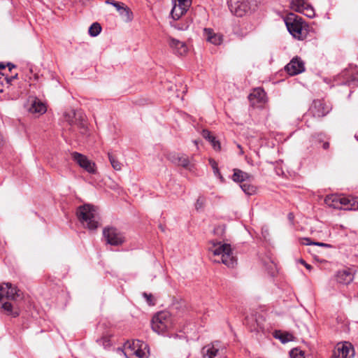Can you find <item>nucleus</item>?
I'll return each mask as SVG.
<instances>
[{"label": "nucleus", "mask_w": 358, "mask_h": 358, "mask_svg": "<svg viewBox=\"0 0 358 358\" xmlns=\"http://www.w3.org/2000/svg\"><path fill=\"white\" fill-rule=\"evenodd\" d=\"M302 243L306 245H318L321 247H325V248H331V245L324 243H320V242H312L309 238H305L303 239Z\"/></svg>", "instance_id": "31"}, {"label": "nucleus", "mask_w": 358, "mask_h": 358, "mask_svg": "<svg viewBox=\"0 0 358 358\" xmlns=\"http://www.w3.org/2000/svg\"><path fill=\"white\" fill-rule=\"evenodd\" d=\"M3 74L2 75H0V85H1V86L3 85Z\"/></svg>", "instance_id": "45"}, {"label": "nucleus", "mask_w": 358, "mask_h": 358, "mask_svg": "<svg viewBox=\"0 0 358 358\" xmlns=\"http://www.w3.org/2000/svg\"><path fill=\"white\" fill-rule=\"evenodd\" d=\"M202 136L207 139L210 143L212 144L213 148L215 150H220V143L219 141H216V138L215 136H212L210 132L207 129H203L202 131Z\"/></svg>", "instance_id": "25"}, {"label": "nucleus", "mask_w": 358, "mask_h": 358, "mask_svg": "<svg viewBox=\"0 0 358 358\" xmlns=\"http://www.w3.org/2000/svg\"><path fill=\"white\" fill-rule=\"evenodd\" d=\"M351 83L356 86H358V74L356 76H353L352 80L348 83L349 85H351Z\"/></svg>", "instance_id": "40"}, {"label": "nucleus", "mask_w": 358, "mask_h": 358, "mask_svg": "<svg viewBox=\"0 0 358 358\" xmlns=\"http://www.w3.org/2000/svg\"><path fill=\"white\" fill-rule=\"evenodd\" d=\"M20 290L10 283H3L0 285V308H2L7 314L15 317L19 315V311L14 310L13 305L8 301L16 300L20 296Z\"/></svg>", "instance_id": "2"}, {"label": "nucleus", "mask_w": 358, "mask_h": 358, "mask_svg": "<svg viewBox=\"0 0 358 358\" xmlns=\"http://www.w3.org/2000/svg\"><path fill=\"white\" fill-rule=\"evenodd\" d=\"M275 337L278 338L282 343L292 341L294 339V336L292 334L288 332H282L280 331H275Z\"/></svg>", "instance_id": "27"}, {"label": "nucleus", "mask_w": 358, "mask_h": 358, "mask_svg": "<svg viewBox=\"0 0 358 358\" xmlns=\"http://www.w3.org/2000/svg\"><path fill=\"white\" fill-rule=\"evenodd\" d=\"M209 164L211 166L214 175L220 179L222 182L224 181V178L219 171L217 163L213 159H209Z\"/></svg>", "instance_id": "29"}, {"label": "nucleus", "mask_w": 358, "mask_h": 358, "mask_svg": "<svg viewBox=\"0 0 358 358\" xmlns=\"http://www.w3.org/2000/svg\"><path fill=\"white\" fill-rule=\"evenodd\" d=\"M105 3L106 4H110V5H112L113 6H114L115 8V9L117 10V11H118L122 7V6L124 4L122 2L116 1L114 0H106Z\"/></svg>", "instance_id": "37"}, {"label": "nucleus", "mask_w": 358, "mask_h": 358, "mask_svg": "<svg viewBox=\"0 0 358 358\" xmlns=\"http://www.w3.org/2000/svg\"><path fill=\"white\" fill-rule=\"evenodd\" d=\"M73 159L83 169L90 172V161L86 156L78 152H73L71 154Z\"/></svg>", "instance_id": "20"}, {"label": "nucleus", "mask_w": 358, "mask_h": 358, "mask_svg": "<svg viewBox=\"0 0 358 358\" xmlns=\"http://www.w3.org/2000/svg\"><path fill=\"white\" fill-rule=\"evenodd\" d=\"M308 4L307 0H291L290 1L292 8L299 13L304 10Z\"/></svg>", "instance_id": "24"}, {"label": "nucleus", "mask_w": 358, "mask_h": 358, "mask_svg": "<svg viewBox=\"0 0 358 358\" xmlns=\"http://www.w3.org/2000/svg\"><path fill=\"white\" fill-rule=\"evenodd\" d=\"M227 3L231 12L238 17L243 16L249 9L247 0H227Z\"/></svg>", "instance_id": "11"}, {"label": "nucleus", "mask_w": 358, "mask_h": 358, "mask_svg": "<svg viewBox=\"0 0 358 358\" xmlns=\"http://www.w3.org/2000/svg\"><path fill=\"white\" fill-rule=\"evenodd\" d=\"M6 66H8V71H12V69H13V68H15V65H14V64H13L12 63H10V62H8V63L6 64Z\"/></svg>", "instance_id": "43"}, {"label": "nucleus", "mask_w": 358, "mask_h": 358, "mask_svg": "<svg viewBox=\"0 0 358 358\" xmlns=\"http://www.w3.org/2000/svg\"><path fill=\"white\" fill-rule=\"evenodd\" d=\"M143 296H144V298L146 299V301L147 303L149 304V305H154V303L152 301V294H147L145 292H144L143 294Z\"/></svg>", "instance_id": "39"}, {"label": "nucleus", "mask_w": 358, "mask_h": 358, "mask_svg": "<svg viewBox=\"0 0 358 358\" xmlns=\"http://www.w3.org/2000/svg\"><path fill=\"white\" fill-rule=\"evenodd\" d=\"M6 65L3 64H0V70H3L6 68Z\"/></svg>", "instance_id": "47"}, {"label": "nucleus", "mask_w": 358, "mask_h": 358, "mask_svg": "<svg viewBox=\"0 0 358 358\" xmlns=\"http://www.w3.org/2000/svg\"><path fill=\"white\" fill-rule=\"evenodd\" d=\"M95 166L94 163L91 162V184L92 183V180H94V178H92V175L95 174V171L94 169V166Z\"/></svg>", "instance_id": "41"}, {"label": "nucleus", "mask_w": 358, "mask_h": 358, "mask_svg": "<svg viewBox=\"0 0 358 358\" xmlns=\"http://www.w3.org/2000/svg\"><path fill=\"white\" fill-rule=\"evenodd\" d=\"M78 113H76L74 111H72L71 113L66 115V120L68 121L71 124H75L76 121L71 117L72 116L76 117Z\"/></svg>", "instance_id": "38"}, {"label": "nucleus", "mask_w": 358, "mask_h": 358, "mask_svg": "<svg viewBox=\"0 0 358 358\" xmlns=\"http://www.w3.org/2000/svg\"><path fill=\"white\" fill-rule=\"evenodd\" d=\"M190 24H191V21L187 20L185 22H177L175 24H173V26L178 30L185 31V30H187L189 27Z\"/></svg>", "instance_id": "33"}, {"label": "nucleus", "mask_w": 358, "mask_h": 358, "mask_svg": "<svg viewBox=\"0 0 358 358\" xmlns=\"http://www.w3.org/2000/svg\"><path fill=\"white\" fill-rule=\"evenodd\" d=\"M3 92V87H1V85H0V92Z\"/></svg>", "instance_id": "52"}, {"label": "nucleus", "mask_w": 358, "mask_h": 358, "mask_svg": "<svg viewBox=\"0 0 358 358\" xmlns=\"http://www.w3.org/2000/svg\"><path fill=\"white\" fill-rule=\"evenodd\" d=\"M96 207L91 205V229H96L101 224L100 217L96 215Z\"/></svg>", "instance_id": "26"}, {"label": "nucleus", "mask_w": 358, "mask_h": 358, "mask_svg": "<svg viewBox=\"0 0 358 358\" xmlns=\"http://www.w3.org/2000/svg\"><path fill=\"white\" fill-rule=\"evenodd\" d=\"M285 23L289 34L294 38L303 40L306 37L307 29L300 16L290 13L285 18Z\"/></svg>", "instance_id": "4"}, {"label": "nucleus", "mask_w": 358, "mask_h": 358, "mask_svg": "<svg viewBox=\"0 0 358 358\" xmlns=\"http://www.w3.org/2000/svg\"><path fill=\"white\" fill-rule=\"evenodd\" d=\"M31 104L28 110L31 113L43 114L46 111V106L38 99L30 100Z\"/></svg>", "instance_id": "19"}, {"label": "nucleus", "mask_w": 358, "mask_h": 358, "mask_svg": "<svg viewBox=\"0 0 358 358\" xmlns=\"http://www.w3.org/2000/svg\"><path fill=\"white\" fill-rule=\"evenodd\" d=\"M204 36L207 41L213 45H220L222 41V38L220 34L215 33L210 29H204Z\"/></svg>", "instance_id": "21"}, {"label": "nucleus", "mask_w": 358, "mask_h": 358, "mask_svg": "<svg viewBox=\"0 0 358 358\" xmlns=\"http://www.w3.org/2000/svg\"><path fill=\"white\" fill-rule=\"evenodd\" d=\"M109 161L113 168L116 171H120L122 169V164L117 160L116 157L112 154H108Z\"/></svg>", "instance_id": "30"}, {"label": "nucleus", "mask_w": 358, "mask_h": 358, "mask_svg": "<svg viewBox=\"0 0 358 358\" xmlns=\"http://www.w3.org/2000/svg\"><path fill=\"white\" fill-rule=\"evenodd\" d=\"M251 178V176L240 169H234L232 179L234 182H243L248 181Z\"/></svg>", "instance_id": "22"}, {"label": "nucleus", "mask_w": 358, "mask_h": 358, "mask_svg": "<svg viewBox=\"0 0 358 358\" xmlns=\"http://www.w3.org/2000/svg\"><path fill=\"white\" fill-rule=\"evenodd\" d=\"M300 263L302 264L303 265H305V264H306V262L303 259H300Z\"/></svg>", "instance_id": "50"}, {"label": "nucleus", "mask_w": 358, "mask_h": 358, "mask_svg": "<svg viewBox=\"0 0 358 358\" xmlns=\"http://www.w3.org/2000/svg\"><path fill=\"white\" fill-rule=\"evenodd\" d=\"M289 355L292 358H305L303 352L298 349L292 350Z\"/></svg>", "instance_id": "35"}, {"label": "nucleus", "mask_w": 358, "mask_h": 358, "mask_svg": "<svg viewBox=\"0 0 358 358\" xmlns=\"http://www.w3.org/2000/svg\"><path fill=\"white\" fill-rule=\"evenodd\" d=\"M248 99L252 106L263 104L266 102V97L264 90L260 87L255 88L248 96Z\"/></svg>", "instance_id": "15"}, {"label": "nucleus", "mask_w": 358, "mask_h": 358, "mask_svg": "<svg viewBox=\"0 0 358 358\" xmlns=\"http://www.w3.org/2000/svg\"><path fill=\"white\" fill-rule=\"evenodd\" d=\"M301 13L309 18H313L315 16V10L310 5V3L307 7H306L304 10L301 11Z\"/></svg>", "instance_id": "34"}, {"label": "nucleus", "mask_w": 358, "mask_h": 358, "mask_svg": "<svg viewBox=\"0 0 358 358\" xmlns=\"http://www.w3.org/2000/svg\"><path fill=\"white\" fill-rule=\"evenodd\" d=\"M205 202H206V199L204 196H200L196 201V203H195V208L199 210H201L203 208L204 206V204H205Z\"/></svg>", "instance_id": "36"}, {"label": "nucleus", "mask_w": 358, "mask_h": 358, "mask_svg": "<svg viewBox=\"0 0 358 358\" xmlns=\"http://www.w3.org/2000/svg\"><path fill=\"white\" fill-rule=\"evenodd\" d=\"M355 270L353 268L344 267L336 271L335 278L338 283L347 285L355 278Z\"/></svg>", "instance_id": "10"}, {"label": "nucleus", "mask_w": 358, "mask_h": 358, "mask_svg": "<svg viewBox=\"0 0 358 358\" xmlns=\"http://www.w3.org/2000/svg\"><path fill=\"white\" fill-rule=\"evenodd\" d=\"M192 0H172L173 7L170 15L174 20H179L190 8Z\"/></svg>", "instance_id": "8"}, {"label": "nucleus", "mask_w": 358, "mask_h": 358, "mask_svg": "<svg viewBox=\"0 0 358 358\" xmlns=\"http://www.w3.org/2000/svg\"><path fill=\"white\" fill-rule=\"evenodd\" d=\"M324 203L329 207L344 210H358V197L342 194H330L324 199Z\"/></svg>", "instance_id": "3"}, {"label": "nucleus", "mask_w": 358, "mask_h": 358, "mask_svg": "<svg viewBox=\"0 0 358 358\" xmlns=\"http://www.w3.org/2000/svg\"><path fill=\"white\" fill-rule=\"evenodd\" d=\"M304 266H305L307 269H308V270H310V269L312 268L311 265H310V264H307V263H306V264H305Z\"/></svg>", "instance_id": "46"}, {"label": "nucleus", "mask_w": 358, "mask_h": 358, "mask_svg": "<svg viewBox=\"0 0 358 358\" xmlns=\"http://www.w3.org/2000/svg\"><path fill=\"white\" fill-rule=\"evenodd\" d=\"M336 351L338 358H353L355 356V350L352 345L347 341L338 343Z\"/></svg>", "instance_id": "13"}, {"label": "nucleus", "mask_w": 358, "mask_h": 358, "mask_svg": "<svg viewBox=\"0 0 358 358\" xmlns=\"http://www.w3.org/2000/svg\"><path fill=\"white\" fill-rule=\"evenodd\" d=\"M76 216L85 228L90 229V204L79 206L76 210Z\"/></svg>", "instance_id": "14"}, {"label": "nucleus", "mask_w": 358, "mask_h": 358, "mask_svg": "<svg viewBox=\"0 0 358 358\" xmlns=\"http://www.w3.org/2000/svg\"><path fill=\"white\" fill-rule=\"evenodd\" d=\"M101 26L98 22H94L91 24V36H96L101 31Z\"/></svg>", "instance_id": "32"}, {"label": "nucleus", "mask_w": 358, "mask_h": 358, "mask_svg": "<svg viewBox=\"0 0 358 358\" xmlns=\"http://www.w3.org/2000/svg\"><path fill=\"white\" fill-rule=\"evenodd\" d=\"M12 76H13V79H15V78H17V74L16 73L15 75Z\"/></svg>", "instance_id": "51"}, {"label": "nucleus", "mask_w": 358, "mask_h": 358, "mask_svg": "<svg viewBox=\"0 0 358 358\" xmlns=\"http://www.w3.org/2000/svg\"><path fill=\"white\" fill-rule=\"evenodd\" d=\"M169 159L177 166H181L185 169H190V162L187 156L183 154L171 153L169 155Z\"/></svg>", "instance_id": "16"}, {"label": "nucleus", "mask_w": 358, "mask_h": 358, "mask_svg": "<svg viewBox=\"0 0 358 358\" xmlns=\"http://www.w3.org/2000/svg\"><path fill=\"white\" fill-rule=\"evenodd\" d=\"M3 73H0V75H2Z\"/></svg>", "instance_id": "53"}, {"label": "nucleus", "mask_w": 358, "mask_h": 358, "mask_svg": "<svg viewBox=\"0 0 358 358\" xmlns=\"http://www.w3.org/2000/svg\"><path fill=\"white\" fill-rule=\"evenodd\" d=\"M242 190L247 195H253L256 192V187L248 182H244L240 185Z\"/></svg>", "instance_id": "28"}, {"label": "nucleus", "mask_w": 358, "mask_h": 358, "mask_svg": "<svg viewBox=\"0 0 358 358\" xmlns=\"http://www.w3.org/2000/svg\"><path fill=\"white\" fill-rule=\"evenodd\" d=\"M288 217L289 220H292L294 216H293V214L292 213H289V215H288Z\"/></svg>", "instance_id": "49"}, {"label": "nucleus", "mask_w": 358, "mask_h": 358, "mask_svg": "<svg viewBox=\"0 0 358 358\" xmlns=\"http://www.w3.org/2000/svg\"><path fill=\"white\" fill-rule=\"evenodd\" d=\"M237 146H238V148L241 150V151H240V155H243V150H242L241 146L240 145H238Z\"/></svg>", "instance_id": "48"}, {"label": "nucleus", "mask_w": 358, "mask_h": 358, "mask_svg": "<svg viewBox=\"0 0 358 358\" xmlns=\"http://www.w3.org/2000/svg\"><path fill=\"white\" fill-rule=\"evenodd\" d=\"M118 13L124 22H130L132 21L134 17L133 13L125 4L118 10Z\"/></svg>", "instance_id": "23"}, {"label": "nucleus", "mask_w": 358, "mask_h": 358, "mask_svg": "<svg viewBox=\"0 0 358 358\" xmlns=\"http://www.w3.org/2000/svg\"><path fill=\"white\" fill-rule=\"evenodd\" d=\"M174 327L173 319L169 312H159L152 320V329L158 334H164Z\"/></svg>", "instance_id": "6"}, {"label": "nucleus", "mask_w": 358, "mask_h": 358, "mask_svg": "<svg viewBox=\"0 0 358 358\" xmlns=\"http://www.w3.org/2000/svg\"><path fill=\"white\" fill-rule=\"evenodd\" d=\"M3 81H6L7 84H10V83H11V82H12L14 79H13V76H10V77H8V76H6V77L3 78Z\"/></svg>", "instance_id": "42"}, {"label": "nucleus", "mask_w": 358, "mask_h": 358, "mask_svg": "<svg viewBox=\"0 0 358 358\" xmlns=\"http://www.w3.org/2000/svg\"><path fill=\"white\" fill-rule=\"evenodd\" d=\"M203 358H217L220 357V348L218 343H212L206 345L202 349Z\"/></svg>", "instance_id": "18"}, {"label": "nucleus", "mask_w": 358, "mask_h": 358, "mask_svg": "<svg viewBox=\"0 0 358 358\" xmlns=\"http://www.w3.org/2000/svg\"><path fill=\"white\" fill-rule=\"evenodd\" d=\"M329 147V143L328 142H324L322 145V148L324 149V150H327Z\"/></svg>", "instance_id": "44"}, {"label": "nucleus", "mask_w": 358, "mask_h": 358, "mask_svg": "<svg viewBox=\"0 0 358 358\" xmlns=\"http://www.w3.org/2000/svg\"><path fill=\"white\" fill-rule=\"evenodd\" d=\"M169 44L174 53L178 55H183L187 52L188 48L186 43L183 41H180L173 38H170L169 39Z\"/></svg>", "instance_id": "17"}, {"label": "nucleus", "mask_w": 358, "mask_h": 358, "mask_svg": "<svg viewBox=\"0 0 358 358\" xmlns=\"http://www.w3.org/2000/svg\"><path fill=\"white\" fill-rule=\"evenodd\" d=\"M286 71L290 76H295L305 71L304 62L300 57H294L289 63L285 66Z\"/></svg>", "instance_id": "12"}, {"label": "nucleus", "mask_w": 358, "mask_h": 358, "mask_svg": "<svg viewBox=\"0 0 358 358\" xmlns=\"http://www.w3.org/2000/svg\"><path fill=\"white\" fill-rule=\"evenodd\" d=\"M103 236L107 243L112 245H119L124 243V237L114 227H107L103 231Z\"/></svg>", "instance_id": "9"}, {"label": "nucleus", "mask_w": 358, "mask_h": 358, "mask_svg": "<svg viewBox=\"0 0 358 358\" xmlns=\"http://www.w3.org/2000/svg\"><path fill=\"white\" fill-rule=\"evenodd\" d=\"M331 110V106L323 99H315L309 108V113L315 117L320 118L327 115Z\"/></svg>", "instance_id": "7"}, {"label": "nucleus", "mask_w": 358, "mask_h": 358, "mask_svg": "<svg viewBox=\"0 0 358 358\" xmlns=\"http://www.w3.org/2000/svg\"><path fill=\"white\" fill-rule=\"evenodd\" d=\"M126 358H148V347L146 343L139 340L127 341L121 349Z\"/></svg>", "instance_id": "5"}, {"label": "nucleus", "mask_w": 358, "mask_h": 358, "mask_svg": "<svg viewBox=\"0 0 358 358\" xmlns=\"http://www.w3.org/2000/svg\"><path fill=\"white\" fill-rule=\"evenodd\" d=\"M209 250L213 254L211 259L213 262L222 263L229 268H234L236 265L237 260L229 244L220 242L214 243Z\"/></svg>", "instance_id": "1"}]
</instances>
